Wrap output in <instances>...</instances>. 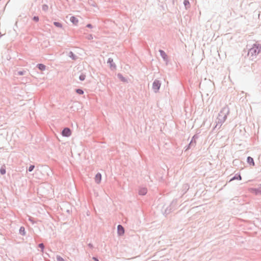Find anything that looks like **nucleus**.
<instances>
[{"label": "nucleus", "mask_w": 261, "mask_h": 261, "mask_svg": "<svg viewBox=\"0 0 261 261\" xmlns=\"http://www.w3.org/2000/svg\"><path fill=\"white\" fill-rule=\"evenodd\" d=\"M229 113V109L227 106H225L223 107L220 112L219 113L218 116L217 118V125H216V127L218 125H220V127L222 125V124L225 121L227 115Z\"/></svg>", "instance_id": "f257e3e1"}, {"label": "nucleus", "mask_w": 261, "mask_h": 261, "mask_svg": "<svg viewBox=\"0 0 261 261\" xmlns=\"http://www.w3.org/2000/svg\"><path fill=\"white\" fill-rule=\"evenodd\" d=\"M261 51V44L255 43L248 51V55L256 56Z\"/></svg>", "instance_id": "f03ea898"}, {"label": "nucleus", "mask_w": 261, "mask_h": 261, "mask_svg": "<svg viewBox=\"0 0 261 261\" xmlns=\"http://www.w3.org/2000/svg\"><path fill=\"white\" fill-rule=\"evenodd\" d=\"M198 138V136L197 135H194L193 136V137H192L190 143L189 144V145H188V146L186 147V149H185V151L192 148V147H194L196 145V139H197Z\"/></svg>", "instance_id": "7ed1b4c3"}, {"label": "nucleus", "mask_w": 261, "mask_h": 261, "mask_svg": "<svg viewBox=\"0 0 261 261\" xmlns=\"http://www.w3.org/2000/svg\"><path fill=\"white\" fill-rule=\"evenodd\" d=\"M161 85V83L158 80H155L152 84V89L155 93H157Z\"/></svg>", "instance_id": "20e7f679"}, {"label": "nucleus", "mask_w": 261, "mask_h": 261, "mask_svg": "<svg viewBox=\"0 0 261 261\" xmlns=\"http://www.w3.org/2000/svg\"><path fill=\"white\" fill-rule=\"evenodd\" d=\"M71 131L70 128L68 127H65L62 132V135L63 137H69L71 135Z\"/></svg>", "instance_id": "39448f33"}, {"label": "nucleus", "mask_w": 261, "mask_h": 261, "mask_svg": "<svg viewBox=\"0 0 261 261\" xmlns=\"http://www.w3.org/2000/svg\"><path fill=\"white\" fill-rule=\"evenodd\" d=\"M107 63L109 64L111 70H114L116 69V66L114 63L113 59L112 58H109L108 60Z\"/></svg>", "instance_id": "423d86ee"}, {"label": "nucleus", "mask_w": 261, "mask_h": 261, "mask_svg": "<svg viewBox=\"0 0 261 261\" xmlns=\"http://www.w3.org/2000/svg\"><path fill=\"white\" fill-rule=\"evenodd\" d=\"M117 233L118 236H122L124 233V228L121 225L117 226Z\"/></svg>", "instance_id": "0eeeda50"}, {"label": "nucleus", "mask_w": 261, "mask_h": 261, "mask_svg": "<svg viewBox=\"0 0 261 261\" xmlns=\"http://www.w3.org/2000/svg\"><path fill=\"white\" fill-rule=\"evenodd\" d=\"M159 52H160L161 56L162 57L163 60L165 61H167V59H168V56H167V54L165 53V52L162 49H160Z\"/></svg>", "instance_id": "6e6552de"}, {"label": "nucleus", "mask_w": 261, "mask_h": 261, "mask_svg": "<svg viewBox=\"0 0 261 261\" xmlns=\"http://www.w3.org/2000/svg\"><path fill=\"white\" fill-rule=\"evenodd\" d=\"M101 180V174L100 173H97L95 176V181L97 184L100 182Z\"/></svg>", "instance_id": "1a4fd4ad"}, {"label": "nucleus", "mask_w": 261, "mask_h": 261, "mask_svg": "<svg viewBox=\"0 0 261 261\" xmlns=\"http://www.w3.org/2000/svg\"><path fill=\"white\" fill-rule=\"evenodd\" d=\"M251 192L253 193H254L255 195H260L261 194V189H256V188H253L251 189Z\"/></svg>", "instance_id": "9d476101"}, {"label": "nucleus", "mask_w": 261, "mask_h": 261, "mask_svg": "<svg viewBox=\"0 0 261 261\" xmlns=\"http://www.w3.org/2000/svg\"><path fill=\"white\" fill-rule=\"evenodd\" d=\"M147 190L145 188H142L139 191V194L140 195H145L147 193Z\"/></svg>", "instance_id": "9b49d317"}, {"label": "nucleus", "mask_w": 261, "mask_h": 261, "mask_svg": "<svg viewBox=\"0 0 261 261\" xmlns=\"http://www.w3.org/2000/svg\"><path fill=\"white\" fill-rule=\"evenodd\" d=\"M70 20L74 25H76L79 22L77 18L75 16H71L70 18Z\"/></svg>", "instance_id": "f8f14e48"}, {"label": "nucleus", "mask_w": 261, "mask_h": 261, "mask_svg": "<svg viewBox=\"0 0 261 261\" xmlns=\"http://www.w3.org/2000/svg\"><path fill=\"white\" fill-rule=\"evenodd\" d=\"M68 56L73 60H76L77 59V56H76L72 51H70L68 54Z\"/></svg>", "instance_id": "ddd939ff"}, {"label": "nucleus", "mask_w": 261, "mask_h": 261, "mask_svg": "<svg viewBox=\"0 0 261 261\" xmlns=\"http://www.w3.org/2000/svg\"><path fill=\"white\" fill-rule=\"evenodd\" d=\"M247 163L250 164V165L254 166V162L253 159L251 156H248L247 159Z\"/></svg>", "instance_id": "4468645a"}, {"label": "nucleus", "mask_w": 261, "mask_h": 261, "mask_svg": "<svg viewBox=\"0 0 261 261\" xmlns=\"http://www.w3.org/2000/svg\"><path fill=\"white\" fill-rule=\"evenodd\" d=\"M37 67L41 71L45 70L46 68V66L43 64H38L37 65Z\"/></svg>", "instance_id": "2eb2a0df"}, {"label": "nucleus", "mask_w": 261, "mask_h": 261, "mask_svg": "<svg viewBox=\"0 0 261 261\" xmlns=\"http://www.w3.org/2000/svg\"><path fill=\"white\" fill-rule=\"evenodd\" d=\"M234 179L241 180L242 177L240 174H236L230 180V181L233 180Z\"/></svg>", "instance_id": "dca6fc26"}, {"label": "nucleus", "mask_w": 261, "mask_h": 261, "mask_svg": "<svg viewBox=\"0 0 261 261\" xmlns=\"http://www.w3.org/2000/svg\"><path fill=\"white\" fill-rule=\"evenodd\" d=\"M117 76L122 82H126L127 81V80L121 73H118Z\"/></svg>", "instance_id": "f3484780"}, {"label": "nucleus", "mask_w": 261, "mask_h": 261, "mask_svg": "<svg viewBox=\"0 0 261 261\" xmlns=\"http://www.w3.org/2000/svg\"><path fill=\"white\" fill-rule=\"evenodd\" d=\"M19 232L21 235L24 236L25 234V231L24 227L23 226L20 227V228L19 230Z\"/></svg>", "instance_id": "a211bd4d"}, {"label": "nucleus", "mask_w": 261, "mask_h": 261, "mask_svg": "<svg viewBox=\"0 0 261 261\" xmlns=\"http://www.w3.org/2000/svg\"><path fill=\"white\" fill-rule=\"evenodd\" d=\"M184 4L186 7V9H187L188 7H190V5L189 0H184Z\"/></svg>", "instance_id": "6ab92c4d"}, {"label": "nucleus", "mask_w": 261, "mask_h": 261, "mask_svg": "<svg viewBox=\"0 0 261 261\" xmlns=\"http://www.w3.org/2000/svg\"><path fill=\"white\" fill-rule=\"evenodd\" d=\"M54 24L58 28H62V24L59 22L54 21Z\"/></svg>", "instance_id": "aec40b11"}, {"label": "nucleus", "mask_w": 261, "mask_h": 261, "mask_svg": "<svg viewBox=\"0 0 261 261\" xmlns=\"http://www.w3.org/2000/svg\"><path fill=\"white\" fill-rule=\"evenodd\" d=\"M86 77V75L84 73H81L79 76V80L81 81H83L85 80Z\"/></svg>", "instance_id": "412c9836"}, {"label": "nucleus", "mask_w": 261, "mask_h": 261, "mask_svg": "<svg viewBox=\"0 0 261 261\" xmlns=\"http://www.w3.org/2000/svg\"><path fill=\"white\" fill-rule=\"evenodd\" d=\"M75 91L77 94H79L80 95H82V94H84V91L81 89H76Z\"/></svg>", "instance_id": "4be33fe9"}, {"label": "nucleus", "mask_w": 261, "mask_h": 261, "mask_svg": "<svg viewBox=\"0 0 261 261\" xmlns=\"http://www.w3.org/2000/svg\"><path fill=\"white\" fill-rule=\"evenodd\" d=\"M0 173L2 175H4L6 173V169L4 167H2L0 169Z\"/></svg>", "instance_id": "5701e85b"}, {"label": "nucleus", "mask_w": 261, "mask_h": 261, "mask_svg": "<svg viewBox=\"0 0 261 261\" xmlns=\"http://www.w3.org/2000/svg\"><path fill=\"white\" fill-rule=\"evenodd\" d=\"M26 73V71L25 70H22V71H19L17 72V73L16 74L19 75H24Z\"/></svg>", "instance_id": "b1692460"}, {"label": "nucleus", "mask_w": 261, "mask_h": 261, "mask_svg": "<svg viewBox=\"0 0 261 261\" xmlns=\"http://www.w3.org/2000/svg\"><path fill=\"white\" fill-rule=\"evenodd\" d=\"M48 9V7L47 5L44 4L42 5V10L44 11H46Z\"/></svg>", "instance_id": "393cba45"}, {"label": "nucleus", "mask_w": 261, "mask_h": 261, "mask_svg": "<svg viewBox=\"0 0 261 261\" xmlns=\"http://www.w3.org/2000/svg\"><path fill=\"white\" fill-rule=\"evenodd\" d=\"M35 168V166L33 165H31L30 167H29L28 171L29 172H32L34 169Z\"/></svg>", "instance_id": "a878e982"}, {"label": "nucleus", "mask_w": 261, "mask_h": 261, "mask_svg": "<svg viewBox=\"0 0 261 261\" xmlns=\"http://www.w3.org/2000/svg\"><path fill=\"white\" fill-rule=\"evenodd\" d=\"M38 247L41 248V251L43 252V250H44V245L43 243H40L39 245H38Z\"/></svg>", "instance_id": "bb28decb"}, {"label": "nucleus", "mask_w": 261, "mask_h": 261, "mask_svg": "<svg viewBox=\"0 0 261 261\" xmlns=\"http://www.w3.org/2000/svg\"><path fill=\"white\" fill-rule=\"evenodd\" d=\"M57 261H65V260L60 256H57Z\"/></svg>", "instance_id": "cd10ccee"}, {"label": "nucleus", "mask_w": 261, "mask_h": 261, "mask_svg": "<svg viewBox=\"0 0 261 261\" xmlns=\"http://www.w3.org/2000/svg\"><path fill=\"white\" fill-rule=\"evenodd\" d=\"M33 20L36 22H37L39 20V17L37 16H35L33 17Z\"/></svg>", "instance_id": "c85d7f7f"}, {"label": "nucleus", "mask_w": 261, "mask_h": 261, "mask_svg": "<svg viewBox=\"0 0 261 261\" xmlns=\"http://www.w3.org/2000/svg\"><path fill=\"white\" fill-rule=\"evenodd\" d=\"M172 208H170V209H168V208L167 207L166 210H165V213H169L171 211Z\"/></svg>", "instance_id": "c756f323"}, {"label": "nucleus", "mask_w": 261, "mask_h": 261, "mask_svg": "<svg viewBox=\"0 0 261 261\" xmlns=\"http://www.w3.org/2000/svg\"><path fill=\"white\" fill-rule=\"evenodd\" d=\"M87 38L88 40H91V39H93V36H92V35H91V34H90V35H89L87 36Z\"/></svg>", "instance_id": "7c9ffc66"}, {"label": "nucleus", "mask_w": 261, "mask_h": 261, "mask_svg": "<svg viewBox=\"0 0 261 261\" xmlns=\"http://www.w3.org/2000/svg\"><path fill=\"white\" fill-rule=\"evenodd\" d=\"M86 27L88 28H92V25L90 23L88 24Z\"/></svg>", "instance_id": "2f4dec72"}, {"label": "nucleus", "mask_w": 261, "mask_h": 261, "mask_svg": "<svg viewBox=\"0 0 261 261\" xmlns=\"http://www.w3.org/2000/svg\"><path fill=\"white\" fill-rule=\"evenodd\" d=\"M88 246H89L90 248H93V245H92L91 243H89V244H88Z\"/></svg>", "instance_id": "473e14b6"}, {"label": "nucleus", "mask_w": 261, "mask_h": 261, "mask_svg": "<svg viewBox=\"0 0 261 261\" xmlns=\"http://www.w3.org/2000/svg\"><path fill=\"white\" fill-rule=\"evenodd\" d=\"M92 259L94 260V261H99V260L98 259V258L96 257H92Z\"/></svg>", "instance_id": "72a5a7b5"}, {"label": "nucleus", "mask_w": 261, "mask_h": 261, "mask_svg": "<svg viewBox=\"0 0 261 261\" xmlns=\"http://www.w3.org/2000/svg\"><path fill=\"white\" fill-rule=\"evenodd\" d=\"M29 221H31L32 222V223H34V222L33 221V218L32 217H30L29 218Z\"/></svg>", "instance_id": "f704fd0d"}, {"label": "nucleus", "mask_w": 261, "mask_h": 261, "mask_svg": "<svg viewBox=\"0 0 261 261\" xmlns=\"http://www.w3.org/2000/svg\"><path fill=\"white\" fill-rule=\"evenodd\" d=\"M184 187H185V189H187V188H188H188H189V186H188V185H184Z\"/></svg>", "instance_id": "c9c22d12"}, {"label": "nucleus", "mask_w": 261, "mask_h": 261, "mask_svg": "<svg viewBox=\"0 0 261 261\" xmlns=\"http://www.w3.org/2000/svg\"><path fill=\"white\" fill-rule=\"evenodd\" d=\"M174 204V201H173L171 204V205L170 206H171L173 204Z\"/></svg>", "instance_id": "e433bc0d"}, {"label": "nucleus", "mask_w": 261, "mask_h": 261, "mask_svg": "<svg viewBox=\"0 0 261 261\" xmlns=\"http://www.w3.org/2000/svg\"><path fill=\"white\" fill-rule=\"evenodd\" d=\"M2 35L1 34V33L0 32V38L2 37Z\"/></svg>", "instance_id": "4c0bfd02"}]
</instances>
